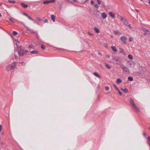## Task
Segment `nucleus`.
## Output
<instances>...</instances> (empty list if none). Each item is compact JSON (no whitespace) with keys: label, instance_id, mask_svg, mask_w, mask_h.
<instances>
[{"label":"nucleus","instance_id":"26","mask_svg":"<svg viewBox=\"0 0 150 150\" xmlns=\"http://www.w3.org/2000/svg\"><path fill=\"white\" fill-rule=\"evenodd\" d=\"M94 6L96 8L98 9L99 8L98 6V5L96 4H94Z\"/></svg>","mask_w":150,"mask_h":150},{"label":"nucleus","instance_id":"50","mask_svg":"<svg viewBox=\"0 0 150 150\" xmlns=\"http://www.w3.org/2000/svg\"><path fill=\"white\" fill-rule=\"evenodd\" d=\"M129 41L130 42H131V38H129Z\"/></svg>","mask_w":150,"mask_h":150},{"label":"nucleus","instance_id":"53","mask_svg":"<svg viewBox=\"0 0 150 150\" xmlns=\"http://www.w3.org/2000/svg\"><path fill=\"white\" fill-rule=\"evenodd\" d=\"M2 4V3H0V6H1Z\"/></svg>","mask_w":150,"mask_h":150},{"label":"nucleus","instance_id":"29","mask_svg":"<svg viewBox=\"0 0 150 150\" xmlns=\"http://www.w3.org/2000/svg\"><path fill=\"white\" fill-rule=\"evenodd\" d=\"M97 1L99 4H100L101 3L102 1L100 0H97Z\"/></svg>","mask_w":150,"mask_h":150},{"label":"nucleus","instance_id":"5","mask_svg":"<svg viewBox=\"0 0 150 150\" xmlns=\"http://www.w3.org/2000/svg\"><path fill=\"white\" fill-rule=\"evenodd\" d=\"M112 59L115 62H120L121 60L120 58L119 57H113Z\"/></svg>","mask_w":150,"mask_h":150},{"label":"nucleus","instance_id":"16","mask_svg":"<svg viewBox=\"0 0 150 150\" xmlns=\"http://www.w3.org/2000/svg\"><path fill=\"white\" fill-rule=\"evenodd\" d=\"M109 14V15L112 17L114 18L115 17V15L112 12H110Z\"/></svg>","mask_w":150,"mask_h":150},{"label":"nucleus","instance_id":"1","mask_svg":"<svg viewBox=\"0 0 150 150\" xmlns=\"http://www.w3.org/2000/svg\"><path fill=\"white\" fill-rule=\"evenodd\" d=\"M16 62H14L12 64L8 65L6 67V70L7 71H10L13 70L16 67Z\"/></svg>","mask_w":150,"mask_h":150},{"label":"nucleus","instance_id":"13","mask_svg":"<svg viewBox=\"0 0 150 150\" xmlns=\"http://www.w3.org/2000/svg\"><path fill=\"white\" fill-rule=\"evenodd\" d=\"M111 48L115 52H117V50L116 49V48L115 47L112 46L111 47Z\"/></svg>","mask_w":150,"mask_h":150},{"label":"nucleus","instance_id":"39","mask_svg":"<svg viewBox=\"0 0 150 150\" xmlns=\"http://www.w3.org/2000/svg\"><path fill=\"white\" fill-rule=\"evenodd\" d=\"M21 64H22V65L23 66V65H24L25 64V63L24 62H19Z\"/></svg>","mask_w":150,"mask_h":150},{"label":"nucleus","instance_id":"14","mask_svg":"<svg viewBox=\"0 0 150 150\" xmlns=\"http://www.w3.org/2000/svg\"><path fill=\"white\" fill-rule=\"evenodd\" d=\"M94 30L95 31V32L97 33H99L100 31L98 29L96 28H95L94 29Z\"/></svg>","mask_w":150,"mask_h":150},{"label":"nucleus","instance_id":"7","mask_svg":"<svg viewBox=\"0 0 150 150\" xmlns=\"http://www.w3.org/2000/svg\"><path fill=\"white\" fill-rule=\"evenodd\" d=\"M16 45H17V48L18 52L23 51V49L21 48V46L17 45V44H16Z\"/></svg>","mask_w":150,"mask_h":150},{"label":"nucleus","instance_id":"59","mask_svg":"<svg viewBox=\"0 0 150 150\" xmlns=\"http://www.w3.org/2000/svg\"><path fill=\"white\" fill-rule=\"evenodd\" d=\"M74 2H76L77 1L76 0H73Z\"/></svg>","mask_w":150,"mask_h":150},{"label":"nucleus","instance_id":"36","mask_svg":"<svg viewBox=\"0 0 150 150\" xmlns=\"http://www.w3.org/2000/svg\"><path fill=\"white\" fill-rule=\"evenodd\" d=\"M113 86H114V87H115V89L117 90H118V88H117V86H116V85H115V84H113Z\"/></svg>","mask_w":150,"mask_h":150},{"label":"nucleus","instance_id":"56","mask_svg":"<svg viewBox=\"0 0 150 150\" xmlns=\"http://www.w3.org/2000/svg\"><path fill=\"white\" fill-rule=\"evenodd\" d=\"M67 0V1H69V2H70V0Z\"/></svg>","mask_w":150,"mask_h":150},{"label":"nucleus","instance_id":"48","mask_svg":"<svg viewBox=\"0 0 150 150\" xmlns=\"http://www.w3.org/2000/svg\"><path fill=\"white\" fill-rule=\"evenodd\" d=\"M88 33L90 35H93V34H92L90 33Z\"/></svg>","mask_w":150,"mask_h":150},{"label":"nucleus","instance_id":"32","mask_svg":"<svg viewBox=\"0 0 150 150\" xmlns=\"http://www.w3.org/2000/svg\"><path fill=\"white\" fill-rule=\"evenodd\" d=\"M41 48L43 50H45V47L43 45H41Z\"/></svg>","mask_w":150,"mask_h":150},{"label":"nucleus","instance_id":"60","mask_svg":"<svg viewBox=\"0 0 150 150\" xmlns=\"http://www.w3.org/2000/svg\"><path fill=\"white\" fill-rule=\"evenodd\" d=\"M136 10L137 11V12H138V11L136 9Z\"/></svg>","mask_w":150,"mask_h":150},{"label":"nucleus","instance_id":"46","mask_svg":"<svg viewBox=\"0 0 150 150\" xmlns=\"http://www.w3.org/2000/svg\"><path fill=\"white\" fill-rule=\"evenodd\" d=\"M1 129H2L1 125H0V132H1Z\"/></svg>","mask_w":150,"mask_h":150},{"label":"nucleus","instance_id":"61","mask_svg":"<svg viewBox=\"0 0 150 150\" xmlns=\"http://www.w3.org/2000/svg\"><path fill=\"white\" fill-rule=\"evenodd\" d=\"M149 34H150V31L149 32Z\"/></svg>","mask_w":150,"mask_h":150},{"label":"nucleus","instance_id":"45","mask_svg":"<svg viewBox=\"0 0 150 150\" xmlns=\"http://www.w3.org/2000/svg\"><path fill=\"white\" fill-rule=\"evenodd\" d=\"M9 20L10 21H11L12 22H14V21H12V20L11 18H9Z\"/></svg>","mask_w":150,"mask_h":150},{"label":"nucleus","instance_id":"27","mask_svg":"<svg viewBox=\"0 0 150 150\" xmlns=\"http://www.w3.org/2000/svg\"><path fill=\"white\" fill-rule=\"evenodd\" d=\"M120 52L121 53H123L124 52L123 50L121 48H120Z\"/></svg>","mask_w":150,"mask_h":150},{"label":"nucleus","instance_id":"6","mask_svg":"<svg viewBox=\"0 0 150 150\" xmlns=\"http://www.w3.org/2000/svg\"><path fill=\"white\" fill-rule=\"evenodd\" d=\"M127 39V38L125 36H122L121 38V40L124 43H126Z\"/></svg>","mask_w":150,"mask_h":150},{"label":"nucleus","instance_id":"12","mask_svg":"<svg viewBox=\"0 0 150 150\" xmlns=\"http://www.w3.org/2000/svg\"><path fill=\"white\" fill-rule=\"evenodd\" d=\"M27 30L29 31H30L31 32L33 33H35L36 32L35 31H34L33 30L31 29L30 28L27 27Z\"/></svg>","mask_w":150,"mask_h":150},{"label":"nucleus","instance_id":"33","mask_svg":"<svg viewBox=\"0 0 150 150\" xmlns=\"http://www.w3.org/2000/svg\"><path fill=\"white\" fill-rule=\"evenodd\" d=\"M105 89L106 91H108L109 90V88L108 86H105Z\"/></svg>","mask_w":150,"mask_h":150},{"label":"nucleus","instance_id":"11","mask_svg":"<svg viewBox=\"0 0 150 150\" xmlns=\"http://www.w3.org/2000/svg\"><path fill=\"white\" fill-rule=\"evenodd\" d=\"M18 52L19 55L20 56H22L25 53L23 51Z\"/></svg>","mask_w":150,"mask_h":150},{"label":"nucleus","instance_id":"37","mask_svg":"<svg viewBox=\"0 0 150 150\" xmlns=\"http://www.w3.org/2000/svg\"><path fill=\"white\" fill-rule=\"evenodd\" d=\"M118 92H119V94L120 95V96H121L122 95V93L118 89V90H117Z\"/></svg>","mask_w":150,"mask_h":150},{"label":"nucleus","instance_id":"58","mask_svg":"<svg viewBox=\"0 0 150 150\" xmlns=\"http://www.w3.org/2000/svg\"><path fill=\"white\" fill-rule=\"evenodd\" d=\"M25 52H28V51L27 50H25Z\"/></svg>","mask_w":150,"mask_h":150},{"label":"nucleus","instance_id":"38","mask_svg":"<svg viewBox=\"0 0 150 150\" xmlns=\"http://www.w3.org/2000/svg\"><path fill=\"white\" fill-rule=\"evenodd\" d=\"M36 20H38V21H40L41 20V19L38 17L37 18Z\"/></svg>","mask_w":150,"mask_h":150},{"label":"nucleus","instance_id":"43","mask_svg":"<svg viewBox=\"0 0 150 150\" xmlns=\"http://www.w3.org/2000/svg\"><path fill=\"white\" fill-rule=\"evenodd\" d=\"M129 58L130 59H131V55L129 54L128 56Z\"/></svg>","mask_w":150,"mask_h":150},{"label":"nucleus","instance_id":"49","mask_svg":"<svg viewBox=\"0 0 150 150\" xmlns=\"http://www.w3.org/2000/svg\"><path fill=\"white\" fill-rule=\"evenodd\" d=\"M143 135H144V137H146V134L145 133H144V132L143 133Z\"/></svg>","mask_w":150,"mask_h":150},{"label":"nucleus","instance_id":"40","mask_svg":"<svg viewBox=\"0 0 150 150\" xmlns=\"http://www.w3.org/2000/svg\"><path fill=\"white\" fill-rule=\"evenodd\" d=\"M91 3L92 5H94V1L92 0L91 1Z\"/></svg>","mask_w":150,"mask_h":150},{"label":"nucleus","instance_id":"31","mask_svg":"<svg viewBox=\"0 0 150 150\" xmlns=\"http://www.w3.org/2000/svg\"><path fill=\"white\" fill-rule=\"evenodd\" d=\"M148 139L149 141V142L148 143L149 144V145L150 146V145L149 144L150 143V137H148Z\"/></svg>","mask_w":150,"mask_h":150},{"label":"nucleus","instance_id":"23","mask_svg":"<svg viewBox=\"0 0 150 150\" xmlns=\"http://www.w3.org/2000/svg\"><path fill=\"white\" fill-rule=\"evenodd\" d=\"M29 47L30 48L34 49L35 48V47L33 45H30L29 46Z\"/></svg>","mask_w":150,"mask_h":150},{"label":"nucleus","instance_id":"51","mask_svg":"<svg viewBox=\"0 0 150 150\" xmlns=\"http://www.w3.org/2000/svg\"><path fill=\"white\" fill-rule=\"evenodd\" d=\"M106 56L108 58H109V57H110V56L109 55H107Z\"/></svg>","mask_w":150,"mask_h":150},{"label":"nucleus","instance_id":"3","mask_svg":"<svg viewBox=\"0 0 150 150\" xmlns=\"http://www.w3.org/2000/svg\"><path fill=\"white\" fill-rule=\"evenodd\" d=\"M100 13L99 11L98 10H96L94 12V14L95 15L97 18H99L100 16Z\"/></svg>","mask_w":150,"mask_h":150},{"label":"nucleus","instance_id":"30","mask_svg":"<svg viewBox=\"0 0 150 150\" xmlns=\"http://www.w3.org/2000/svg\"><path fill=\"white\" fill-rule=\"evenodd\" d=\"M13 34L14 35H16L17 34V33L15 31H13Z\"/></svg>","mask_w":150,"mask_h":150},{"label":"nucleus","instance_id":"41","mask_svg":"<svg viewBox=\"0 0 150 150\" xmlns=\"http://www.w3.org/2000/svg\"><path fill=\"white\" fill-rule=\"evenodd\" d=\"M48 22V20L47 19H45L44 21V22L45 23H47V22Z\"/></svg>","mask_w":150,"mask_h":150},{"label":"nucleus","instance_id":"21","mask_svg":"<svg viewBox=\"0 0 150 150\" xmlns=\"http://www.w3.org/2000/svg\"><path fill=\"white\" fill-rule=\"evenodd\" d=\"M32 54H37L38 53V52L37 51L33 50L31 52Z\"/></svg>","mask_w":150,"mask_h":150},{"label":"nucleus","instance_id":"54","mask_svg":"<svg viewBox=\"0 0 150 150\" xmlns=\"http://www.w3.org/2000/svg\"><path fill=\"white\" fill-rule=\"evenodd\" d=\"M14 55H15V57H16V58H17V56L15 54V53L14 54Z\"/></svg>","mask_w":150,"mask_h":150},{"label":"nucleus","instance_id":"2","mask_svg":"<svg viewBox=\"0 0 150 150\" xmlns=\"http://www.w3.org/2000/svg\"><path fill=\"white\" fill-rule=\"evenodd\" d=\"M132 107L133 109L137 113H138L140 112L139 108L137 107L135 104L133 100L132 99Z\"/></svg>","mask_w":150,"mask_h":150},{"label":"nucleus","instance_id":"62","mask_svg":"<svg viewBox=\"0 0 150 150\" xmlns=\"http://www.w3.org/2000/svg\"><path fill=\"white\" fill-rule=\"evenodd\" d=\"M113 36H112V35H111V38H113Z\"/></svg>","mask_w":150,"mask_h":150},{"label":"nucleus","instance_id":"55","mask_svg":"<svg viewBox=\"0 0 150 150\" xmlns=\"http://www.w3.org/2000/svg\"><path fill=\"white\" fill-rule=\"evenodd\" d=\"M102 6L103 7L104 6V3H103V4H102Z\"/></svg>","mask_w":150,"mask_h":150},{"label":"nucleus","instance_id":"24","mask_svg":"<svg viewBox=\"0 0 150 150\" xmlns=\"http://www.w3.org/2000/svg\"><path fill=\"white\" fill-rule=\"evenodd\" d=\"M105 66L106 67H107L108 69H110L111 68V67L108 64H105Z\"/></svg>","mask_w":150,"mask_h":150},{"label":"nucleus","instance_id":"28","mask_svg":"<svg viewBox=\"0 0 150 150\" xmlns=\"http://www.w3.org/2000/svg\"><path fill=\"white\" fill-rule=\"evenodd\" d=\"M27 17L30 20H31L32 21H34V20L33 19H32V18H31L29 16H27Z\"/></svg>","mask_w":150,"mask_h":150},{"label":"nucleus","instance_id":"47","mask_svg":"<svg viewBox=\"0 0 150 150\" xmlns=\"http://www.w3.org/2000/svg\"><path fill=\"white\" fill-rule=\"evenodd\" d=\"M24 15H25V16H28V15L26 13H24Z\"/></svg>","mask_w":150,"mask_h":150},{"label":"nucleus","instance_id":"8","mask_svg":"<svg viewBox=\"0 0 150 150\" xmlns=\"http://www.w3.org/2000/svg\"><path fill=\"white\" fill-rule=\"evenodd\" d=\"M101 15L103 19H105L107 17V15L105 12L102 13Z\"/></svg>","mask_w":150,"mask_h":150},{"label":"nucleus","instance_id":"18","mask_svg":"<svg viewBox=\"0 0 150 150\" xmlns=\"http://www.w3.org/2000/svg\"><path fill=\"white\" fill-rule=\"evenodd\" d=\"M121 90H122V91L124 92L125 93H127L128 92V90L127 88H126L124 89H123L121 88Z\"/></svg>","mask_w":150,"mask_h":150},{"label":"nucleus","instance_id":"4","mask_svg":"<svg viewBox=\"0 0 150 150\" xmlns=\"http://www.w3.org/2000/svg\"><path fill=\"white\" fill-rule=\"evenodd\" d=\"M122 67L123 70L125 72L127 73H128L129 72V70L127 68L125 67L124 65L122 66Z\"/></svg>","mask_w":150,"mask_h":150},{"label":"nucleus","instance_id":"63","mask_svg":"<svg viewBox=\"0 0 150 150\" xmlns=\"http://www.w3.org/2000/svg\"><path fill=\"white\" fill-rule=\"evenodd\" d=\"M1 16V14L0 13V16Z\"/></svg>","mask_w":150,"mask_h":150},{"label":"nucleus","instance_id":"22","mask_svg":"<svg viewBox=\"0 0 150 150\" xmlns=\"http://www.w3.org/2000/svg\"><path fill=\"white\" fill-rule=\"evenodd\" d=\"M50 3V1H46L43 2V4H49Z\"/></svg>","mask_w":150,"mask_h":150},{"label":"nucleus","instance_id":"57","mask_svg":"<svg viewBox=\"0 0 150 150\" xmlns=\"http://www.w3.org/2000/svg\"><path fill=\"white\" fill-rule=\"evenodd\" d=\"M149 4L150 5V0H149Z\"/></svg>","mask_w":150,"mask_h":150},{"label":"nucleus","instance_id":"25","mask_svg":"<svg viewBox=\"0 0 150 150\" xmlns=\"http://www.w3.org/2000/svg\"><path fill=\"white\" fill-rule=\"evenodd\" d=\"M8 1L9 3H13V4H15L16 2L15 1H11L10 0H8Z\"/></svg>","mask_w":150,"mask_h":150},{"label":"nucleus","instance_id":"10","mask_svg":"<svg viewBox=\"0 0 150 150\" xmlns=\"http://www.w3.org/2000/svg\"><path fill=\"white\" fill-rule=\"evenodd\" d=\"M51 19L53 22H54L55 20V16L53 15H51Z\"/></svg>","mask_w":150,"mask_h":150},{"label":"nucleus","instance_id":"34","mask_svg":"<svg viewBox=\"0 0 150 150\" xmlns=\"http://www.w3.org/2000/svg\"><path fill=\"white\" fill-rule=\"evenodd\" d=\"M120 20H121V21H122V22H123V21H124V19L123 18L122 16H120Z\"/></svg>","mask_w":150,"mask_h":150},{"label":"nucleus","instance_id":"9","mask_svg":"<svg viewBox=\"0 0 150 150\" xmlns=\"http://www.w3.org/2000/svg\"><path fill=\"white\" fill-rule=\"evenodd\" d=\"M21 6H23L24 8H27L28 7V5L27 4H25L24 3H22L21 4Z\"/></svg>","mask_w":150,"mask_h":150},{"label":"nucleus","instance_id":"19","mask_svg":"<svg viewBox=\"0 0 150 150\" xmlns=\"http://www.w3.org/2000/svg\"><path fill=\"white\" fill-rule=\"evenodd\" d=\"M122 23L124 25H127L128 23V21L125 20H124V21H123Z\"/></svg>","mask_w":150,"mask_h":150},{"label":"nucleus","instance_id":"52","mask_svg":"<svg viewBox=\"0 0 150 150\" xmlns=\"http://www.w3.org/2000/svg\"><path fill=\"white\" fill-rule=\"evenodd\" d=\"M127 26H129V28H131L130 25V24H129Z\"/></svg>","mask_w":150,"mask_h":150},{"label":"nucleus","instance_id":"64","mask_svg":"<svg viewBox=\"0 0 150 150\" xmlns=\"http://www.w3.org/2000/svg\"><path fill=\"white\" fill-rule=\"evenodd\" d=\"M133 80V78L132 77V81Z\"/></svg>","mask_w":150,"mask_h":150},{"label":"nucleus","instance_id":"15","mask_svg":"<svg viewBox=\"0 0 150 150\" xmlns=\"http://www.w3.org/2000/svg\"><path fill=\"white\" fill-rule=\"evenodd\" d=\"M122 82V81L120 79H117L116 82L117 84H120Z\"/></svg>","mask_w":150,"mask_h":150},{"label":"nucleus","instance_id":"44","mask_svg":"<svg viewBox=\"0 0 150 150\" xmlns=\"http://www.w3.org/2000/svg\"><path fill=\"white\" fill-rule=\"evenodd\" d=\"M147 32H145V33H144V35H147L148 34H149V33H147Z\"/></svg>","mask_w":150,"mask_h":150},{"label":"nucleus","instance_id":"20","mask_svg":"<svg viewBox=\"0 0 150 150\" xmlns=\"http://www.w3.org/2000/svg\"><path fill=\"white\" fill-rule=\"evenodd\" d=\"M142 29L145 32H149V30H147V29H146V28H143V27H142Z\"/></svg>","mask_w":150,"mask_h":150},{"label":"nucleus","instance_id":"35","mask_svg":"<svg viewBox=\"0 0 150 150\" xmlns=\"http://www.w3.org/2000/svg\"><path fill=\"white\" fill-rule=\"evenodd\" d=\"M50 3H54L55 2V0H50Z\"/></svg>","mask_w":150,"mask_h":150},{"label":"nucleus","instance_id":"17","mask_svg":"<svg viewBox=\"0 0 150 150\" xmlns=\"http://www.w3.org/2000/svg\"><path fill=\"white\" fill-rule=\"evenodd\" d=\"M93 74L99 78H100V76L99 75V74L97 72H94L93 73Z\"/></svg>","mask_w":150,"mask_h":150},{"label":"nucleus","instance_id":"42","mask_svg":"<svg viewBox=\"0 0 150 150\" xmlns=\"http://www.w3.org/2000/svg\"><path fill=\"white\" fill-rule=\"evenodd\" d=\"M128 79L129 81H131V76L129 77L128 78Z\"/></svg>","mask_w":150,"mask_h":150}]
</instances>
